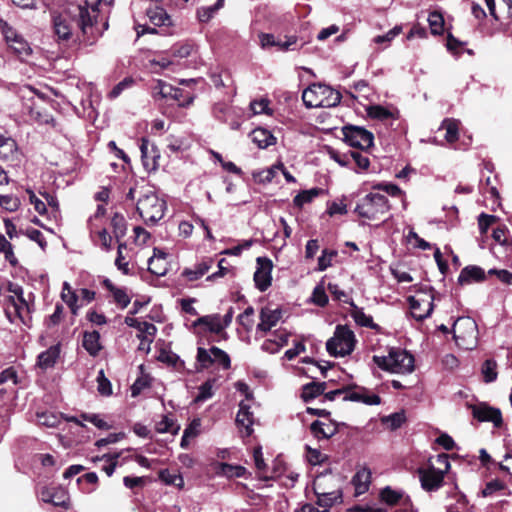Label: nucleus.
Returning a JSON list of instances; mask_svg holds the SVG:
<instances>
[{
	"label": "nucleus",
	"instance_id": "f257e3e1",
	"mask_svg": "<svg viewBox=\"0 0 512 512\" xmlns=\"http://www.w3.org/2000/svg\"><path fill=\"white\" fill-rule=\"evenodd\" d=\"M98 18L97 5L89 8L87 4H71L53 17L54 32L60 40L68 41L75 35L80 44L92 46L109 26L107 20L101 24Z\"/></svg>",
	"mask_w": 512,
	"mask_h": 512
},
{
	"label": "nucleus",
	"instance_id": "f03ea898",
	"mask_svg": "<svg viewBox=\"0 0 512 512\" xmlns=\"http://www.w3.org/2000/svg\"><path fill=\"white\" fill-rule=\"evenodd\" d=\"M390 210L391 204L385 195L371 192L359 200L354 213L360 218L383 223L389 218Z\"/></svg>",
	"mask_w": 512,
	"mask_h": 512
},
{
	"label": "nucleus",
	"instance_id": "7ed1b4c3",
	"mask_svg": "<svg viewBox=\"0 0 512 512\" xmlns=\"http://www.w3.org/2000/svg\"><path fill=\"white\" fill-rule=\"evenodd\" d=\"M341 94L328 85L313 83L302 93V100L307 108L334 107L341 101Z\"/></svg>",
	"mask_w": 512,
	"mask_h": 512
},
{
	"label": "nucleus",
	"instance_id": "20e7f679",
	"mask_svg": "<svg viewBox=\"0 0 512 512\" xmlns=\"http://www.w3.org/2000/svg\"><path fill=\"white\" fill-rule=\"evenodd\" d=\"M373 362L391 373H411L414 370L413 355L400 348H390L388 356H373Z\"/></svg>",
	"mask_w": 512,
	"mask_h": 512
},
{
	"label": "nucleus",
	"instance_id": "39448f33",
	"mask_svg": "<svg viewBox=\"0 0 512 512\" xmlns=\"http://www.w3.org/2000/svg\"><path fill=\"white\" fill-rule=\"evenodd\" d=\"M136 210L146 224L153 225L163 218L166 202L154 191H147L138 198Z\"/></svg>",
	"mask_w": 512,
	"mask_h": 512
},
{
	"label": "nucleus",
	"instance_id": "423d86ee",
	"mask_svg": "<svg viewBox=\"0 0 512 512\" xmlns=\"http://www.w3.org/2000/svg\"><path fill=\"white\" fill-rule=\"evenodd\" d=\"M356 343L354 332L347 325L339 324L334 336L326 342V350L332 357H345L354 351Z\"/></svg>",
	"mask_w": 512,
	"mask_h": 512
},
{
	"label": "nucleus",
	"instance_id": "0eeeda50",
	"mask_svg": "<svg viewBox=\"0 0 512 512\" xmlns=\"http://www.w3.org/2000/svg\"><path fill=\"white\" fill-rule=\"evenodd\" d=\"M453 338L459 347L472 349L477 344L478 326L471 317H459L452 326Z\"/></svg>",
	"mask_w": 512,
	"mask_h": 512
},
{
	"label": "nucleus",
	"instance_id": "6e6552de",
	"mask_svg": "<svg viewBox=\"0 0 512 512\" xmlns=\"http://www.w3.org/2000/svg\"><path fill=\"white\" fill-rule=\"evenodd\" d=\"M343 140L349 146L360 150H368L374 144V135L364 127L345 125L341 129Z\"/></svg>",
	"mask_w": 512,
	"mask_h": 512
},
{
	"label": "nucleus",
	"instance_id": "1a4fd4ad",
	"mask_svg": "<svg viewBox=\"0 0 512 512\" xmlns=\"http://www.w3.org/2000/svg\"><path fill=\"white\" fill-rule=\"evenodd\" d=\"M23 158L16 141L10 136L0 134V159L12 167H19Z\"/></svg>",
	"mask_w": 512,
	"mask_h": 512
},
{
	"label": "nucleus",
	"instance_id": "9d476101",
	"mask_svg": "<svg viewBox=\"0 0 512 512\" xmlns=\"http://www.w3.org/2000/svg\"><path fill=\"white\" fill-rule=\"evenodd\" d=\"M434 296L423 294L421 297L409 296L408 302L411 316L417 321H423L429 317L434 308Z\"/></svg>",
	"mask_w": 512,
	"mask_h": 512
},
{
	"label": "nucleus",
	"instance_id": "9b49d317",
	"mask_svg": "<svg viewBox=\"0 0 512 512\" xmlns=\"http://www.w3.org/2000/svg\"><path fill=\"white\" fill-rule=\"evenodd\" d=\"M472 415L479 422H491L495 428L503 426L502 412L499 408L492 407L485 402L471 405Z\"/></svg>",
	"mask_w": 512,
	"mask_h": 512
},
{
	"label": "nucleus",
	"instance_id": "f8f14e48",
	"mask_svg": "<svg viewBox=\"0 0 512 512\" xmlns=\"http://www.w3.org/2000/svg\"><path fill=\"white\" fill-rule=\"evenodd\" d=\"M417 473L422 488L427 492L438 490L444 483L445 474L436 470L433 464H430L427 468H418Z\"/></svg>",
	"mask_w": 512,
	"mask_h": 512
},
{
	"label": "nucleus",
	"instance_id": "ddd939ff",
	"mask_svg": "<svg viewBox=\"0 0 512 512\" xmlns=\"http://www.w3.org/2000/svg\"><path fill=\"white\" fill-rule=\"evenodd\" d=\"M256 262L257 268L253 276L255 287L259 291L265 292L272 283L271 272L273 269V263L271 259L267 257H258Z\"/></svg>",
	"mask_w": 512,
	"mask_h": 512
},
{
	"label": "nucleus",
	"instance_id": "4468645a",
	"mask_svg": "<svg viewBox=\"0 0 512 512\" xmlns=\"http://www.w3.org/2000/svg\"><path fill=\"white\" fill-rule=\"evenodd\" d=\"M39 497L45 503L64 509L69 508L68 492L61 486H43L39 491Z\"/></svg>",
	"mask_w": 512,
	"mask_h": 512
},
{
	"label": "nucleus",
	"instance_id": "2eb2a0df",
	"mask_svg": "<svg viewBox=\"0 0 512 512\" xmlns=\"http://www.w3.org/2000/svg\"><path fill=\"white\" fill-rule=\"evenodd\" d=\"M344 401L360 402L365 405L373 406L381 404V397L377 394L370 393L366 387L355 384L352 390H348L343 397Z\"/></svg>",
	"mask_w": 512,
	"mask_h": 512
},
{
	"label": "nucleus",
	"instance_id": "dca6fc26",
	"mask_svg": "<svg viewBox=\"0 0 512 512\" xmlns=\"http://www.w3.org/2000/svg\"><path fill=\"white\" fill-rule=\"evenodd\" d=\"M314 494L317 496L316 504L324 508V512L331 508L338 499H342V492L338 491H325L317 482L313 484Z\"/></svg>",
	"mask_w": 512,
	"mask_h": 512
},
{
	"label": "nucleus",
	"instance_id": "f3484780",
	"mask_svg": "<svg viewBox=\"0 0 512 512\" xmlns=\"http://www.w3.org/2000/svg\"><path fill=\"white\" fill-rule=\"evenodd\" d=\"M487 278V274L483 268L477 265H468L464 267L459 276H458V284L467 285L471 283H481L484 282Z\"/></svg>",
	"mask_w": 512,
	"mask_h": 512
},
{
	"label": "nucleus",
	"instance_id": "a211bd4d",
	"mask_svg": "<svg viewBox=\"0 0 512 512\" xmlns=\"http://www.w3.org/2000/svg\"><path fill=\"white\" fill-rule=\"evenodd\" d=\"M329 423L325 424L319 420H315L310 425L311 434L318 440L330 439L338 433V423L331 418L328 419Z\"/></svg>",
	"mask_w": 512,
	"mask_h": 512
},
{
	"label": "nucleus",
	"instance_id": "6ab92c4d",
	"mask_svg": "<svg viewBox=\"0 0 512 512\" xmlns=\"http://www.w3.org/2000/svg\"><path fill=\"white\" fill-rule=\"evenodd\" d=\"M102 286L110 292L113 297L114 303L121 309L126 308L130 302L131 298L127 293L126 288H120L115 286L112 281L108 278H104L101 282Z\"/></svg>",
	"mask_w": 512,
	"mask_h": 512
},
{
	"label": "nucleus",
	"instance_id": "aec40b11",
	"mask_svg": "<svg viewBox=\"0 0 512 512\" xmlns=\"http://www.w3.org/2000/svg\"><path fill=\"white\" fill-rule=\"evenodd\" d=\"M344 302L348 303L352 307L351 316H352V318L354 319V321L356 322L357 325H359L361 327L370 328V329L375 330V331H379L380 330V326L373 321L372 316L366 315L364 313L363 309L359 308L353 302V300H351V301L344 300Z\"/></svg>",
	"mask_w": 512,
	"mask_h": 512
},
{
	"label": "nucleus",
	"instance_id": "412c9836",
	"mask_svg": "<svg viewBox=\"0 0 512 512\" xmlns=\"http://www.w3.org/2000/svg\"><path fill=\"white\" fill-rule=\"evenodd\" d=\"M214 261L212 258H204L201 262L195 264L194 268H185L181 275L188 281H196L203 277L212 267Z\"/></svg>",
	"mask_w": 512,
	"mask_h": 512
},
{
	"label": "nucleus",
	"instance_id": "4be33fe9",
	"mask_svg": "<svg viewBox=\"0 0 512 512\" xmlns=\"http://www.w3.org/2000/svg\"><path fill=\"white\" fill-rule=\"evenodd\" d=\"M328 387V382L311 381L302 386L301 399L308 403L320 395H323Z\"/></svg>",
	"mask_w": 512,
	"mask_h": 512
},
{
	"label": "nucleus",
	"instance_id": "5701e85b",
	"mask_svg": "<svg viewBox=\"0 0 512 512\" xmlns=\"http://www.w3.org/2000/svg\"><path fill=\"white\" fill-rule=\"evenodd\" d=\"M82 346L90 356H98L100 350L102 349V345L100 343V333L96 330L91 332L85 331L83 333Z\"/></svg>",
	"mask_w": 512,
	"mask_h": 512
},
{
	"label": "nucleus",
	"instance_id": "b1692460",
	"mask_svg": "<svg viewBox=\"0 0 512 512\" xmlns=\"http://www.w3.org/2000/svg\"><path fill=\"white\" fill-rule=\"evenodd\" d=\"M60 349L58 346H51L46 351L40 353L37 357V365L42 370L54 367L59 358Z\"/></svg>",
	"mask_w": 512,
	"mask_h": 512
},
{
	"label": "nucleus",
	"instance_id": "393cba45",
	"mask_svg": "<svg viewBox=\"0 0 512 512\" xmlns=\"http://www.w3.org/2000/svg\"><path fill=\"white\" fill-rule=\"evenodd\" d=\"M357 494H363L368 491L371 483V471L367 467L359 469L352 478Z\"/></svg>",
	"mask_w": 512,
	"mask_h": 512
},
{
	"label": "nucleus",
	"instance_id": "a878e982",
	"mask_svg": "<svg viewBox=\"0 0 512 512\" xmlns=\"http://www.w3.org/2000/svg\"><path fill=\"white\" fill-rule=\"evenodd\" d=\"M250 137L252 141L261 149H265L276 142V138L273 136V134L261 127H258L254 129Z\"/></svg>",
	"mask_w": 512,
	"mask_h": 512
},
{
	"label": "nucleus",
	"instance_id": "bb28decb",
	"mask_svg": "<svg viewBox=\"0 0 512 512\" xmlns=\"http://www.w3.org/2000/svg\"><path fill=\"white\" fill-rule=\"evenodd\" d=\"M147 16L150 22L155 26H171L172 19L166 10L162 7L155 6L147 10Z\"/></svg>",
	"mask_w": 512,
	"mask_h": 512
},
{
	"label": "nucleus",
	"instance_id": "cd10ccee",
	"mask_svg": "<svg viewBox=\"0 0 512 512\" xmlns=\"http://www.w3.org/2000/svg\"><path fill=\"white\" fill-rule=\"evenodd\" d=\"M280 317L281 313L279 310L266 312L262 309L260 313L261 322L257 325V330L265 333L270 331L278 323Z\"/></svg>",
	"mask_w": 512,
	"mask_h": 512
},
{
	"label": "nucleus",
	"instance_id": "c85d7f7f",
	"mask_svg": "<svg viewBox=\"0 0 512 512\" xmlns=\"http://www.w3.org/2000/svg\"><path fill=\"white\" fill-rule=\"evenodd\" d=\"M324 193L325 190L319 187L302 190L294 197L293 204L298 208H302L304 204L311 203L316 197Z\"/></svg>",
	"mask_w": 512,
	"mask_h": 512
},
{
	"label": "nucleus",
	"instance_id": "c756f323",
	"mask_svg": "<svg viewBox=\"0 0 512 512\" xmlns=\"http://www.w3.org/2000/svg\"><path fill=\"white\" fill-rule=\"evenodd\" d=\"M440 129L445 130L444 138L448 143H454L459 138V121L453 118L443 120Z\"/></svg>",
	"mask_w": 512,
	"mask_h": 512
},
{
	"label": "nucleus",
	"instance_id": "7c9ffc66",
	"mask_svg": "<svg viewBox=\"0 0 512 512\" xmlns=\"http://www.w3.org/2000/svg\"><path fill=\"white\" fill-rule=\"evenodd\" d=\"M194 326L205 325L211 333L219 334L224 330L223 324L220 322V316L207 315L199 317L194 323Z\"/></svg>",
	"mask_w": 512,
	"mask_h": 512
},
{
	"label": "nucleus",
	"instance_id": "2f4dec72",
	"mask_svg": "<svg viewBox=\"0 0 512 512\" xmlns=\"http://www.w3.org/2000/svg\"><path fill=\"white\" fill-rule=\"evenodd\" d=\"M158 360L174 368L177 371H181L185 367L184 361L181 360L176 353L166 349L160 350Z\"/></svg>",
	"mask_w": 512,
	"mask_h": 512
},
{
	"label": "nucleus",
	"instance_id": "473e14b6",
	"mask_svg": "<svg viewBox=\"0 0 512 512\" xmlns=\"http://www.w3.org/2000/svg\"><path fill=\"white\" fill-rule=\"evenodd\" d=\"M111 227L116 241L123 239L127 232V222L125 217L118 212L114 213L111 218Z\"/></svg>",
	"mask_w": 512,
	"mask_h": 512
},
{
	"label": "nucleus",
	"instance_id": "72a5a7b5",
	"mask_svg": "<svg viewBox=\"0 0 512 512\" xmlns=\"http://www.w3.org/2000/svg\"><path fill=\"white\" fill-rule=\"evenodd\" d=\"M403 498V492L394 490L390 486L382 488L379 492V499L388 506H396Z\"/></svg>",
	"mask_w": 512,
	"mask_h": 512
},
{
	"label": "nucleus",
	"instance_id": "f704fd0d",
	"mask_svg": "<svg viewBox=\"0 0 512 512\" xmlns=\"http://www.w3.org/2000/svg\"><path fill=\"white\" fill-rule=\"evenodd\" d=\"M149 140L145 137L141 139L140 151L143 164L146 168L156 169L159 155H150L148 150Z\"/></svg>",
	"mask_w": 512,
	"mask_h": 512
},
{
	"label": "nucleus",
	"instance_id": "c9c22d12",
	"mask_svg": "<svg viewBox=\"0 0 512 512\" xmlns=\"http://www.w3.org/2000/svg\"><path fill=\"white\" fill-rule=\"evenodd\" d=\"M497 362L494 359H487L483 362L481 373L485 383L494 382L497 379Z\"/></svg>",
	"mask_w": 512,
	"mask_h": 512
},
{
	"label": "nucleus",
	"instance_id": "e433bc0d",
	"mask_svg": "<svg viewBox=\"0 0 512 512\" xmlns=\"http://www.w3.org/2000/svg\"><path fill=\"white\" fill-rule=\"evenodd\" d=\"M428 22L430 26L431 33L433 35H441L444 32V17L438 11H432L429 14Z\"/></svg>",
	"mask_w": 512,
	"mask_h": 512
},
{
	"label": "nucleus",
	"instance_id": "4c0bfd02",
	"mask_svg": "<svg viewBox=\"0 0 512 512\" xmlns=\"http://www.w3.org/2000/svg\"><path fill=\"white\" fill-rule=\"evenodd\" d=\"M367 114L370 118L380 121L393 118V113L382 105H370L367 108Z\"/></svg>",
	"mask_w": 512,
	"mask_h": 512
},
{
	"label": "nucleus",
	"instance_id": "58836bf2",
	"mask_svg": "<svg viewBox=\"0 0 512 512\" xmlns=\"http://www.w3.org/2000/svg\"><path fill=\"white\" fill-rule=\"evenodd\" d=\"M159 479L166 485H174L182 488L184 485L183 477L180 474H173L169 469H162L158 473Z\"/></svg>",
	"mask_w": 512,
	"mask_h": 512
},
{
	"label": "nucleus",
	"instance_id": "ea45409f",
	"mask_svg": "<svg viewBox=\"0 0 512 512\" xmlns=\"http://www.w3.org/2000/svg\"><path fill=\"white\" fill-rule=\"evenodd\" d=\"M8 46L17 54L19 57H26L32 53V49L28 42L20 35L15 41H12Z\"/></svg>",
	"mask_w": 512,
	"mask_h": 512
},
{
	"label": "nucleus",
	"instance_id": "a19ab883",
	"mask_svg": "<svg viewBox=\"0 0 512 512\" xmlns=\"http://www.w3.org/2000/svg\"><path fill=\"white\" fill-rule=\"evenodd\" d=\"M405 422L406 416L404 411L395 412L382 418V423L386 424L392 431L400 428Z\"/></svg>",
	"mask_w": 512,
	"mask_h": 512
},
{
	"label": "nucleus",
	"instance_id": "79ce46f5",
	"mask_svg": "<svg viewBox=\"0 0 512 512\" xmlns=\"http://www.w3.org/2000/svg\"><path fill=\"white\" fill-rule=\"evenodd\" d=\"M155 429L158 433H172L176 435L180 430V426L167 415L163 416L162 420L156 423Z\"/></svg>",
	"mask_w": 512,
	"mask_h": 512
},
{
	"label": "nucleus",
	"instance_id": "37998d69",
	"mask_svg": "<svg viewBox=\"0 0 512 512\" xmlns=\"http://www.w3.org/2000/svg\"><path fill=\"white\" fill-rule=\"evenodd\" d=\"M174 90V86L162 80H158L156 86L153 88V96L155 99H157V97H160L161 99H172Z\"/></svg>",
	"mask_w": 512,
	"mask_h": 512
},
{
	"label": "nucleus",
	"instance_id": "c03bdc74",
	"mask_svg": "<svg viewBox=\"0 0 512 512\" xmlns=\"http://www.w3.org/2000/svg\"><path fill=\"white\" fill-rule=\"evenodd\" d=\"M254 423L253 413L250 412H238L236 417V424L239 427H244L246 436H251L253 433L252 425Z\"/></svg>",
	"mask_w": 512,
	"mask_h": 512
},
{
	"label": "nucleus",
	"instance_id": "a18cd8bd",
	"mask_svg": "<svg viewBox=\"0 0 512 512\" xmlns=\"http://www.w3.org/2000/svg\"><path fill=\"white\" fill-rule=\"evenodd\" d=\"M298 37L296 35L284 36V39L278 38L276 47L280 51H294L302 48L304 43H302L299 47H297Z\"/></svg>",
	"mask_w": 512,
	"mask_h": 512
},
{
	"label": "nucleus",
	"instance_id": "49530a36",
	"mask_svg": "<svg viewBox=\"0 0 512 512\" xmlns=\"http://www.w3.org/2000/svg\"><path fill=\"white\" fill-rule=\"evenodd\" d=\"M220 473L229 478L232 477H244L246 474V468L240 465H232L229 463L220 464Z\"/></svg>",
	"mask_w": 512,
	"mask_h": 512
},
{
	"label": "nucleus",
	"instance_id": "de8ad7c7",
	"mask_svg": "<svg viewBox=\"0 0 512 512\" xmlns=\"http://www.w3.org/2000/svg\"><path fill=\"white\" fill-rule=\"evenodd\" d=\"M20 199L15 195H0V207L9 212H14L20 207Z\"/></svg>",
	"mask_w": 512,
	"mask_h": 512
},
{
	"label": "nucleus",
	"instance_id": "09e8293b",
	"mask_svg": "<svg viewBox=\"0 0 512 512\" xmlns=\"http://www.w3.org/2000/svg\"><path fill=\"white\" fill-rule=\"evenodd\" d=\"M276 169H278V164L272 166L271 168L264 169L258 172L253 173V178L258 183H270L276 176Z\"/></svg>",
	"mask_w": 512,
	"mask_h": 512
},
{
	"label": "nucleus",
	"instance_id": "8fccbe9b",
	"mask_svg": "<svg viewBox=\"0 0 512 512\" xmlns=\"http://www.w3.org/2000/svg\"><path fill=\"white\" fill-rule=\"evenodd\" d=\"M311 302L319 307H325L328 304V296L322 284L317 285L311 296Z\"/></svg>",
	"mask_w": 512,
	"mask_h": 512
},
{
	"label": "nucleus",
	"instance_id": "3c124183",
	"mask_svg": "<svg viewBox=\"0 0 512 512\" xmlns=\"http://www.w3.org/2000/svg\"><path fill=\"white\" fill-rule=\"evenodd\" d=\"M172 99L177 101L180 107H187L192 104L194 97L184 89L175 87Z\"/></svg>",
	"mask_w": 512,
	"mask_h": 512
},
{
	"label": "nucleus",
	"instance_id": "603ef678",
	"mask_svg": "<svg viewBox=\"0 0 512 512\" xmlns=\"http://www.w3.org/2000/svg\"><path fill=\"white\" fill-rule=\"evenodd\" d=\"M210 353L213 355L214 362L218 361L224 369H229L231 367V359L225 351L216 346H212L210 348Z\"/></svg>",
	"mask_w": 512,
	"mask_h": 512
},
{
	"label": "nucleus",
	"instance_id": "864d4df0",
	"mask_svg": "<svg viewBox=\"0 0 512 512\" xmlns=\"http://www.w3.org/2000/svg\"><path fill=\"white\" fill-rule=\"evenodd\" d=\"M135 83V80L132 77H126L122 81H120L118 84H116L113 89L109 92L108 97L110 99H115L118 96L121 95V93L132 87Z\"/></svg>",
	"mask_w": 512,
	"mask_h": 512
},
{
	"label": "nucleus",
	"instance_id": "5fc2aeb1",
	"mask_svg": "<svg viewBox=\"0 0 512 512\" xmlns=\"http://www.w3.org/2000/svg\"><path fill=\"white\" fill-rule=\"evenodd\" d=\"M307 459L311 465H321L328 460V456L320 450L306 446Z\"/></svg>",
	"mask_w": 512,
	"mask_h": 512
},
{
	"label": "nucleus",
	"instance_id": "6e6d98bb",
	"mask_svg": "<svg viewBox=\"0 0 512 512\" xmlns=\"http://www.w3.org/2000/svg\"><path fill=\"white\" fill-rule=\"evenodd\" d=\"M337 256L335 250L324 249L322 255L318 259V270L325 271L332 265V259Z\"/></svg>",
	"mask_w": 512,
	"mask_h": 512
},
{
	"label": "nucleus",
	"instance_id": "4d7b16f0",
	"mask_svg": "<svg viewBox=\"0 0 512 512\" xmlns=\"http://www.w3.org/2000/svg\"><path fill=\"white\" fill-rule=\"evenodd\" d=\"M216 382L215 378H210L204 383H202L199 387V394L196 397L197 401H204L206 399H209L213 396V385Z\"/></svg>",
	"mask_w": 512,
	"mask_h": 512
},
{
	"label": "nucleus",
	"instance_id": "13d9d810",
	"mask_svg": "<svg viewBox=\"0 0 512 512\" xmlns=\"http://www.w3.org/2000/svg\"><path fill=\"white\" fill-rule=\"evenodd\" d=\"M498 221V217L495 215H489L481 213L478 217V226L481 234H486L491 225Z\"/></svg>",
	"mask_w": 512,
	"mask_h": 512
},
{
	"label": "nucleus",
	"instance_id": "bf43d9fd",
	"mask_svg": "<svg viewBox=\"0 0 512 512\" xmlns=\"http://www.w3.org/2000/svg\"><path fill=\"white\" fill-rule=\"evenodd\" d=\"M98 392L103 396L112 394V385L108 378L105 377L104 371L100 370L97 376Z\"/></svg>",
	"mask_w": 512,
	"mask_h": 512
},
{
	"label": "nucleus",
	"instance_id": "052dcab7",
	"mask_svg": "<svg viewBox=\"0 0 512 512\" xmlns=\"http://www.w3.org/2000/svg\"><path fill=\"white\" fill-rule=\"evenodd\" d=\"M20 233L26 235L30 240L36 242L42 249H45L47 246L44 235L38 229L28 228L25 231L21 230Z\"/></svg>",
	"mask_w": 512,
	"mask_h": 512
},
{
	"label": "nucleus",
	"instance_id": "680f3d73",
	"mask_svg": "<svg viewBox=\"0 0 512 512\" xmlns=\"http://www.w3.org/2000/svg\"><path fill=\"white\" fill-rule=\"evenodd\" d=\"M211 355L210 350L208 351L202 347L197 349L196 358L202 369H208L214 363V359Z\"/></svg>",
	"mask_w": 512,
	"mask_h": 512
},
{
	"label": "nucleus",
	"instance_id": "e2e57ef3",
	"mask_svg": "<svg viewBox=\"0 0 512 512\" xmlns=\"http://www.w3.org/2000/svg\"><path fill=\"white\" fill-rule=\"evenodd\" d=\"M0 30L4 35L7 44L11 43L12 41H15V39H17L20 36V34H18L17 31L3 19H0Z\"/></svg>",
	"mask_w": 512,
	"mask_h": 512
},
{
	"label": "nucleus",
	"instance_id": "0e129e2a",
	"mask_svg": "<svg viewBox=\"0 0 512 512\" xmlns=\"http://www.w3.org/2000/svg\"><path fill=\"white\" fill-rule=\"evenodd\" d=\"M231 109L225 102H218L213 106V114L219 121L226 122Z\"/></svg>",
	"mask_w": 512,
	"mask_h": 512
},
{
	"label": "nucleus",
	"instance_id": "69168bd1",
	"mask_svg": "<svg viewBox=\"0 0 512 512\" xmlns=\"http://www.w3.org/2000/svg\"><path fill=\"white\" fill-rule=\"evenodd\" d=\"M193 51V45L190 43L177 44L171 48L172 55L180 58H187Z\"/></svg>",
	"mask_w": 512,
	"mask_h": 512
},
{
	"label": "nucleus",
	"instance_id": "338daca9",
	"mask_svg": "<svg viewBox=\"0 0 512 512\" xmlns=\"http://www.w3.org/2000/svg\"><path fill=\"white\" fill-rule=\"evenodd\" d=\"M62 300L68 305V307L71 310V313L76 315L79 306L77 305L78 302V295L74 291H69V293H61Z\"/></svg>",
	"mask_w": 512,
	"mask_h": 512
},
{
	"label": "nucleus",
	"instance_id": "774afa93",
	"mask_svg": "<svg viewBox=\"0 0 512 512\" xmlns=\"http://www.w3.org/2000/svg\"><path fill=\"white\" fill-rule=\"evenodd\" d=\"M81 418L85 421L92 423L99 429L107 430L111 428V426L106 421L101 419L97 414L82 413Z\"/></svg>",
	"mask_w": 512,
	"mask_h": 512
}]
</instances>
